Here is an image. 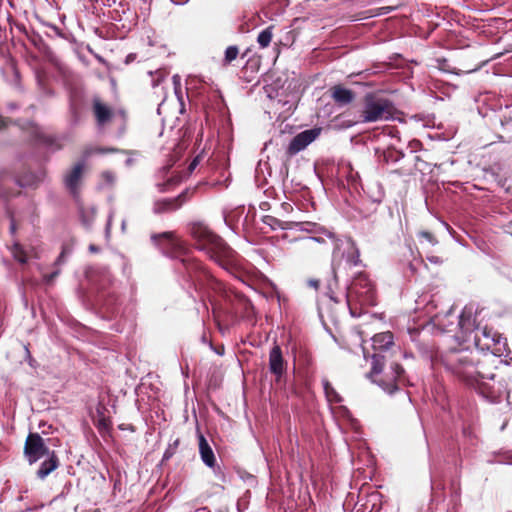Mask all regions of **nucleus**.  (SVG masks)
<instances>
[{
    "instance_id": "1",
    "label": "nucleus",
    "mask_w": 512,
    "mask_h": 512,
    "mask_svg": "<svg viewBox=\"0 0 512 512\" xmlns=\"http://www.w3.org/2000/svg\"><path fill=\"white\" fill-rule=\"evenodd\" d=\"M440 362L458 379L474 385L482 375L477 354L469 349H448L439 353Z\"/></svg>"
},
{
    "instance_id": "2",
    "label": "nucleus",
    "mask_w": 512,
    "mask_h": 512,
    "mask_svg": "<svg viewBox=\"0 0 512 512\" xmlns=\"http://www.w3.org/2000/svg\"><path fill=\"white\" fill-rule=\"evenodd\" d=\"M191 234L197 241L198 248L205 251L219 265L226 267L233 259L234 251L206 225L202 223L194 224Z\"/></svg>"
},
{
    "instance_id": "3",
    "label": "nucleus",
    "mask_w": 512,
    "mask_h": 512,
    "mask_svg": "<svg viewBox=\"0 0 512 512\" xmlns=\"http://www.w3.org/2000/svg\"><path fill=\"white\" fill-rule=\"evenodd\" d=\"M367 376L383 391L392 394L397 391L399 385L404 382V369L396 362H391L390 366L387 368L386 356L374 353L372 355L371 370Z\"/></svg>"
},
{
    "instance_id": "4",
    "label": "nucleus",
    "mask_w": 512,
    "mask_h": 512,
    "mask_svg": "<svg viewBox=\"0 0 512 512\" xmlns=\"http://www.w3.org/2000/svg\"><path fill=\"white\" fill-rule=\"evenodd\" d=\"M394 105L386 98L369 93L365 95L360 111L361 123L387 121L393 118Z\"/></svg>"
},
{
    "instance_id": "5",
    "label": "nucleus",
    "mask_w": 512,
    "mask_h": 512,
    "mask_svg": "<svg viewBox=\"0 0 512 512\" xmlns=\"http://www.w3.org/2000/svg\"><path fill=\"white\" fill-rule=\"evenodd\" d=\"M347 302L359 303L362 306L376 305V292L373 283L364 273L356 275L347 289Z\"/></svg>"
},
{
    "instance_id": "6",
    "label": "nucleus",
    "mask_w": 512,
    "mask_h": 512,
    "mask_svg": "<svg viewBox=\"0 0 512 512\" xmlns=\"http://www.w3.org/2000/svg\"><path fill=\"white\" fill-rule=\"evenodd\" d=\"M331 241L334 244L332 253V265L334 269L340 268L344 260L349 266H357L360 264L359 250L351 238L339 239L334 236V239Z\"/></svg>"
},
{
    "instance_id": "7",
    "label": "nucleus",
    "mask_w": 512,
    "mask_h": 512,
    "mask_svg": "<svg viewBox=\"0 0 512 512\" xmlns=\"http://www.w3.org/2000/svg\"><path fill=\"white\" fill-rule=\"evenodd\" d=\"M474 342L476 347L480 350L490 351L494 355H501L505 351L506 347V339L488 326L476 329Z\"/></svg>"
},
{
    "instance_id": "8",
    "label": "nucleus",
    "mask_w": 512,
    "mask_h": 512,
    "mask_svg": "<svg viewBox=\"0 0 512 512\" xmlns=\"http://www.w3.org/2000/svg\"><path fill=\"white\" fill-rule=\"evenodd\" d=\"M151 240L164 254L171 257H178L186 253L184 243L173 232L153 234L151 235Z\"/></svg>"
},
{
    "instance_id": "9",
    "label": "nucleus",
    "mask_w": 512,
    "mask_h": 512,
    "mask_svg": "<svg viewBox=\"0 0 512 512\" xmlns=\"http://www.w3.org/2000/svg\"><path fill=\"white\" fill-rule=\"evenodd\" d=\"M495 377V374L485 375L482 372V375L478 377V381L474 385L469 386L475 388L486 399L495 402L501 398L505 391L504 386L500 382L495 383Z\"/></svg>"
},
{
    "instance_id": "10",
    "label": "nucleus",
    "mask_w": 512,
    "mask_h": 512,
    "mask_svg": "<svg viewBox=\"0 0 512 512\" xmlns=\"http://www.w3.org/2000/svg\"><path fill=\"white\" fill-rule=\"evenodd\" d=\"M25 455L30 464L35 463L43 456L50 453L43 438L37 433H30L24 447Z\"/></svg>"
},
{
    "instance_id": "11",
    "label": "nucleus",
    "mask_w": 512,
    "mask_h": 512,
    "mask_svg": "<svg viewBox=\"0 0 512 512\" xmlns=\"http://www.w3.org/2000/svg\"><path fill=\"white\" fill-rule=\"evenodd\" d=\"M320 131L321 130L319 128H313L298 133L290 141L286 150L287 154L289 156H294L304 150L320 135Z\"/></svg>"
},
{
    "instance_id": "12",
    "label": "nucleus",
    "mask_w": 512,
    "mask_h": 512,
    "mask_svg": "<svg viewBox=\"0 0 512 512\" xmlns=\"http://www.w3.org/2000/svg\"><path fill=\"white\" fill-rule=\"evenodd\" d=\"M269 370L280 382L287 370V361L282 355L280 346L274 345L269 352Z\"/></svg>"
},
{
    "instance_id": "13",
    "label": "nucleus",
    "mask_w": 512,
    "mask_h": 512,
    "mask_svg": "<svg viewBox=\"0 0 512 512\" xmlns=\"http://www.w3.org/2000/svg\"><path fill=\"white\" fill-rule=\"evenodd\" d=\"M456 318H458V327L462 333L461 337L463 339H467L472 333L475 334L476 329L480 328L475 324V318L471 308H464L462 313Z\"/></svg>"
},
{
    "instance_id": "14",
    "label": "nucleus",
    "mask_w": 512,
    "mask_h": 512,
    "mask_svg": "<svg viewBox=\"0 0 512 512\" xmlns=\"http://www.w3.org/2000/svg\"><path fill=\"white\" fill-rule=\"evenodd\" d=\"M83 164H76L64 178L66 188L74 195L78 193L83 173Z\"/></svg>"
},
{
    "instance_id": "15",
    "label": "nucleus",
    "mask_w": 512,
    "mask_h": 512,
    "mask_svg": "<svg viewBox=\"0 0 512 512\" xmlns=\"http://www.w3.org/2000/svg\"><path fill=\"white\" fill-rule=\"evenodd\" d=\"M372 346L375 353L383 355V352H386L395 346L393 334L387 331L374 335L372 338Z\"/></svg>"
},
{
    "instance_id": "16",
    "label": "nucleus",
    "mask_w": 512,
    "mask_h": 512,
    "mask_svg": "<svg viewBox=\"0 0 512 512\" xmlns=\"http://www.w3.org/2000/svg\"><path fill=\"white\" fill-rule=\"evenodd\" d=\"M198 442H199V454H200L201 460L207 467L214 468L216 466L215 454H214L210 444L208 443L207 439L201 433H199V435H198Z\"/></svg>"
},
{
    "instance_id": "17",
    "label": "nucleus",
    "mask_w": 512,
    "mask_h": 512,
    "mask_svg": "<svg viewBox=\"0 0 512 512\" xmlns=\"http://www.w3.org/2000/svg\"><path fill=\"white\" fill-rule=\"evenodd\" d=\"M93 112L98 125L101 126L109 122L113 116L112 109L99 98H94L93 100Z\"/></svg>"
},
{
    "instance_id": "18",
    "label": "nucleus",
    "mask_w": 512,
    "mask_h": 512,
    "mask_svg": "<svg viewBox=\"0 0 512 512\" xmlns=\"http://www.w3.org/2000/svg\"><path fill=\"white\" fill-rule=\"evenodd\" d=\"M180 197L157 200L153 204L155 214L168 213L177 210L181 206Z\"/></svg>"
},
{
    "instance_id": "19",
    "label": "nucleus",
    "mask_w": 512,
    "mask_h": 512,
    "mask_svg": "<svg viewBox=\"0 0 512 512\" xmlns=\"http://www.w3.org/2000/svg\"><path fill=\"white\" fill-rule=\"evenodd\" d=\"M354 93L350 89L342 86H335L332 88V98L340 105H347L354 100Z\"/></svg>"
},
{
    "instance_id": "20",
    "label": "nucleus",
    "mask_w": 512,
    "mask_h": 512,
    "mask_svg": "<svg viewBox=\"0 0 512 512\" xmlns=\"http://www.w3.org/2000/svg\"><path fill=\"white\" fill-rule=\"evenodd\" d=\"M299 230L313 234H324L328 239H334L335 234L323 226L313 222H301L295 224Z\"/></svg>"
},
{
    "instance_id": "21",
    "label": "nucleus",
    "mask_w": 512,
    "mask_h": 512,
    "mask_svg": "<svg viewBox=\"0 0 512 512\" xmlns=\"http://www.w3.org/2000/svg\"><path fill=\"white\" fill-rule=\"evenodd\" d=\"M47 455L48 459L41 464L39 470L37 471V475L41 479H44L58 467V458L55 452L52 451Z\"/></svg>"
},
{
    "instance_id": "22",
    "label": "nucleus",
    "mask_w": 512,
    "mask_h": 512,
    "mask_svg": "<svg viewBox=\"0 0 512 512\" xmlns=\"http://www.w3.org/2000/svg\"><path fill=\"white\" fill-rule=\"evenodd\" d=\"M322 384L326 398L329 402L340 403L342 401L341 396L337 393V391L327 379H323Z\"/></svg>"
},
{
    "instance_id": "23",
    "label": "nucleus",
    "mask_w": 512,
    "mask_h": 512,
    "mask_svg": "<svg viewBox=\"0 0 512 512\" xmlns=\"http://www.w3.org/2000/svg\"><path fill=\"white\" fill-rule=\"evenodd\" d=\"M11 253L16 261L21 264H25L28 261L29 254L28 252L19 244L14 243L11 247Z\"/></svg>"
},
{
    "instance_id": "24",
    "label": "nucleus",
    "mask_w": 512,
    "mask_h": 512,
    "mask_svg": "<svg viewBox=\"0 0 512 512\" xmlns=\"http://www.w3.org/2000/svg\"><path fill=\"white\" fill-rule=\"evenodd\" d=\"M79 212L83 225L90 227L94 221L96 209L94 207H81Z\"/></svg>"
},
{
    "instance_id": "25",
    "label": "nucleus",
    "mask_w": 512,
    "mask_h": 512,
    "mask_svg": "<svg viewBox=\"0 0 512 512\" xmlns=\"http://www.w3.org/2000/svg\"><path fill=\"white\" fill-rule=\"evenodd\" d=\"M273 37L272 26L267 27L263 31H261L257 37V42L261 48H266L269 46Z\"/></svg>"
},
{
    "instance_id": "26",
    "label": "nucleus",
    "mask_w": 512,
    "mask_h": 512,
    "mask_svg": "<svg viewBox=\"0 0 512 512\" xmlns=\"http://www.w3.org/2000/svg\"><path fill=\"white\" fill-rule=\"evenodd\" d=\"M181 263L190 276H192L194 272H197L201 269L200 264L190 257L182 258Z\"/></svg>"
},
{
    "instance_id": "27",
    "label": "nucleus",
    "mask_w": 512,
    "mask_h": 512,
    "mask_svg": "<svg viewBox=\"0 0 512 512\" xmlns=\"http://www.w3.org/2000/svg\"><path fill=\"white\" fill-rule=\"evenodd\" d=\"M239 54V49L237 46H229L225 51V56L223 59V65L230 64L233 60L237 58Z\"/></svg>"
},
{
    "instance_id": "28",
    "label": "nucleus",
    "mask_w": 512,
    "mask_h": 512,
    "mask_svg": "<svg viewBox=\"0 0 512 512\" xmlns=\"http://www.w3.org/2000/svg\"><path fill=\"white\" fill-rule=\"evenodd\" d=\"M101 178L106 185H113L116 179V176L111 171H104L101 173Z\"/></svg>"
},
{
    "instance_id": "29",
    "label": "nucleus",
    "mask_w": 512,
    "mask_h": 512,
    "mask_svg": "<svg viewBox=\"0 0 512 512\" xmlns=\"http://www.w3.org/2000/svg\"><path fill=\"white\" fill-rule=\"evenodd\" d=\"M419 236L426 239L429 243H431L432 245H436L437 244V240L435 239V237L428 231H421L419 233Z\"/></svg>"
},
{
    "instance_id": "30",
    "label": "nucleus",
    "mask_w": 512,
    "mask_h": 512,
    "mask_svg": "<svg viewBox=\"0 0 512 512\" xmlns=\"http://www.w3.org/2000/svg\"><path fill=\"white\" fill-rule=\"evenodd\" d=\"M395 9L393 6H384L376 9L375 15H384L392 12Z\"/></svg>"
},
{
    "instance_id": "31",
    "label": "nucleus",
    "mask_w": 512,
    "mask_h": 512,
    "mask_svg": "<svg viewBox=\"0 0 512 512\" xmlns=\"http://www.w3.org/2000/svg\"><path fill=\"white\" fill-rule=\"evenodd\" d=\"M396 154L394 160L397 161L399 158L403 157V154L400 153V152H393V151H389V152H386L384 153V159L385 161H389L391 160V158H393V155Z\"/></svg>"
},
{
    "instance_id": "32",
    "label": "nucleus",
    "mask_w": 512,
    "mask_h": 512,
    "mask_svg": "<svg viewBox=\"0 0 512 512\" xmlns=\"http://www.w3.org/2000/svg\"><path fill=\"white\" fill-rule=\"evenodd\" d=\"M115 149H104V148H96L94 150H91V151H87V155H90L92 153H107V152H114Z\"/></svg>"
},
{
    "instance_id": "33",
    "label": "nucleus",
    "mask_w": 512,
    "mask_h": 512,
    "mask_svg": "<svg viewBox=\"0 0 512 512\" xmlns=\"http://www.w3.org/2000/svg\"><path fill=\"white\" fill-rule=\"evenodd\" d=\"M316 235L317 236L310 237L309 240L315 241V242H318V243H324L325 242L324 238L321 236L322 234H316Z\"/></svg>"
},
{
    "instance_id": "34",
    "label": "nucleus",
    "mask_w": 512,
    "mask_h": 512,
    "mask_svg": "<svg viewBox=\"0 0 512 512\" xmlns=\"http://www.w3.org/2000/svg\"><path fill=\"white\" fill-rule=\"evenodd\" d=\"M173 82L175 84V91H176V93H178V86L180 85L178 75L173 76Z\"/></svg>"
},
{
    "instance_id": "35",
    "label": "nucleus",
    "mask_w": 512,
    "mask_h": 512,
    "mask_svg": "<svg viewBox=\"0 0 512 512\" xmlns=\"http://www.w3.org/2000/svg\"><path fill=\"white\" fill-rule=\"evenodd\" d=\"M10 231H11L12 234H14L15 231H16V223H15V220L13 218H11Z\"/></svg>"
},
{
    "instance_id": "36",
    "label": "nucleus",
    "mask_w": 512,
    "mask_h": 512,
    "mask_svg": "<svg viewBox=\"0 0 512 512\" xmlns=\"http://www.w3.org/2000/svg\"><path fill=\"white\" fill-rule=\"evenodd\" d=\"M428 260H429L431 263H435V264H438V263H440V262H441V261H440V259H439V257H437V256H430V257H428Z\"/></svg>"
},
{
    "instance_id": "37",
    "label": "nucleus",
    "mask_w": 512,
    "mask_h": 512,
    "mask_svg": "<svg viewBox=\"0 0 512 512\" xmlns=\"http://www.w3.org/2000/svg\"><path fill=\"white\" fill-rule=\"evenodd\" d=\"M89 251H91L92 253H96V252H98V251H99V248H98L96 245L91 244V245L89 246Z\"/></svg>"
},
{
    "instance_id": "38",
    "label": "nucleus",
    "mask_w": 512,
    "mask_h": 512,
    "mask_svg": "<svg viewBox=\"0 0 512 512\" xmlns=\"http://www.w3.org/2000/svg\"><path fill=\"white\" fill-rule=\"evenodd\" d=\"M64 254H65V250H63L60 254V256L58 257L57 259V263H61L63 261V258H64Z\"/></svg>"
},
{
    "instance_id": "39",
    "label": "nucleus",
    "mask_w": 512,
    "mask_h": 512,
    "mask_svg": "<svg viewBox=\"0 0 512 512\" xmlns=\"http://www.w3.org/2000/svg\"><path fill=\"white\" fill-rule=\"evenodd\" d=\"M437 320H438V324H439V325H441V326H445L444 318H440L439 316H437Z\"/></svg>"
},
{
    "instance_id": "40",
    "label": "nucleus",
    "mask_w": 512,
    "mask_h": 512,
    "mask_svg": "<svg viewBox=\"0 0 512 512\" xmlns=\"http://www.w3.org/2000/svg\"><path fill=\"white\" fill-rule=\"evenodd\" d=\"M134 58H135V55H134V54H129V55L127 56V60H126V62H127V63H129V62H130V61H132Z\"/></svg>"
},
{
    "instance_id": "41",
    "label": "nucleus",
    "mask_w": 512,
    "mask_h": 512,
    "mask_svg": "<svg viewBox=\"0 0 512 512\" xmlns=\"http://www.w3.org/2000/svg\"><path fill=\"white\" fill-rule=\"evenodd\" d=\"M452 314H453V313H452V311H449V312L445 315V318H446V317H449V316H452Z\"/></svg>"
},
{
    "instance_id": "42",
    "label": "nucleus",
    "mask_w": 512,
    "mask_h": 512,
    "mask_svg": "<svg viewBox=\"0 0 512 512\" xmlns=\"http://www.w3.org/2000/svg\"><path fill=\"white\" fill-rule=\"evenodd\" d=\"M170 455H171L170 452H168V451L165 452V457L166 458L170 457Z\"/></svg>"
},
{
    "instance_id": "43",
    "label": "nucleus",
    "mask_w": 512,
    "mask_h": 512,
    "mask_svg": "<svg viewBox=\"0 0 512 512\" xmlns=\"http://www.w3.org/2000/svg\"><path fill=\"white\" fill-rule=\"evenodd\" d=\"M4 125V121L2 119H0V127H2Z\"/></svg>"
},
{
    "instance_id": "44",
    "label": "nucleus",
    "mask_w": 512,
    "mask_h": 512,
    "mask_svg": "<svg viewBox=\"0 0 512 512\" xmlns=\"http://www.w3.org/2000/svg\"><path fill=\"white\" fill-rule=\"evenodd\" d=\"M158 83H159V80L155 81V82L153 83V86H156Z\"/></svg>"
},
{
    "instance_id": "45",
    "label": "nucleus",
    "mask_w": 512,
    "mask_h": 512,
    "mask_svg": "<svg viewBox=\"0 0 512 512\" xmlns=\"http://www.w3.org/2000/svg\"><path fill=\"white\" fill-rule=\"evenodd\" d=\"M131 162H132V161H131V159H128V160H127V164H128V165H129V164H131Z\"/></svg>"
}]
</instances>
